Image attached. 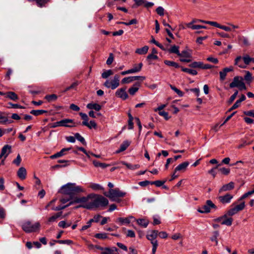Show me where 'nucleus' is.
I'll list each match as a JSON object with an SVG mask.
<instances>
[{"label":"nucleus","mask_w":254,"mask_h":254,"mask_svg":"<svg viewBox=\"0 0 254 254\" xmlns=\"http://www.w3.org/2000/svg\"><path fill=\"white\" fill-rule=\"evenodd\" d=\"M109 203L108 200L100 195H91L90 203L83 205V208L88 209H93L99 207H104Z\"/></svg>","instance_id":"1"},{"label":"nucleus","mask_w":254,"mask_h":254,"mask_svg":"<svg viewBox=\"0 0 254 254\" xmlns=\"http://www.w3.org/2000/svg\"><path fill=\"white\" fill-rule=\"evenodd\" d=\"M84 191V190L81 187L73 183H68L63 186L59 191L63 194L68 195L70 198H72L75 194Z\"/></svg>","instance_id":"2"},{"label":"nucleus","mask_w":254,"mask_h":254,"mask_svg":"<svg viewBox=\"0 0 254 254\" xmlns=\"http://www.w3.org/2000/svg\"><path fill=\"white\" fill-rule=\"evenodd\" d=\"M90 198H91V194L88 195L87 197H85V196H83V197H76L74 198L72 201H70L68 204L65 205H63V206L59 205V206H58L56 207L53 206L52 207V209L53 210L59 211V210H61L64 209L66 207L69 206V205H71L73 203H80L82 204L81 205H80L79 206H77V208H78V207H83V205H84L86 204L90 203Z\"/></svg>","instance_id":"3"},{"label":"nucleus","mask_w":254,"mask_h":254,"mask_svg":"<svg viewBox=\"0 0 254 254\" xmlns=\"http://www.w3.org/2000/svg\"><path fill=\"white\" fill-rule=\"evenodd\" d=\"M40 227V224L37 222L34 223L30 221H25L21 224L22 230L27 233H33L38 231Z\"/></svg>","instance_id":"4"},{"label":"nucleus","mask_w":254,"mask_h":254,"mask_svg":"<svg viewBox=\"0 0 254 254\" xmlns=\"http://www.w3.org/2000/svg\"><path fill=\"white\" fill-rule=\"evenodd\" d=\"M126 194L125 192L121 191L119 188L110 189L108 193H104V195L112 201H117L118 198L124 197Z\"/></svg>","instance_id":"5"},{"label":"nucleus","mask_w":254,"mask_h":254,"mask_svg":"<svg viewBox=\"0 0 254 254\" xmlns=\"http://www.w3.org/2000/svg\"><path fill=\"white\" fill-rule=\"evenodd\" d=\"M245 206L244 201L241 202L239 204L236 205L235 203H233L231 205L232 207L227 211L226 214L228 216L231 217L238 213L239 211L243 210L245 208Z\"/></svg>","instance_id":"6"},{"label":"nucleus","mask_w":254,"mask_h":254,"mask_svg":"<svg viewBox=\"0 0 254 254\" xmlns=\"http://www.w3.org/2000/svg\"><path fill=\"white\" fill-rule=\"evenodd\" d=\"M120 85V76L118 74H116L113 79L111 80H107L104 83V85L112 90L117 88Z\"/></svg>","instance_id":"7"},{"label":"nucleus","mask_w":254,"mask_h":254,"mask_svg":"<svg viewBox=\"0 0 254 254\" xmlns=\"http://www.w3.org/2000/svg\"><path fill=\"white\" fill-rule=\"evenodd\" d=\"M229 86L230 88L238 87L241 90L246 89V86L243 82V79L242 77L240 76H235Z\"/></svg>","instance_id":"8"},{"label":"nucleus","mask_w":254,"mask_h":254,"mask_svg":"<svg viewBox=\"0 0 254 254\" xmlns=\"http://www.w3.org/2000/svg\"><path fill=\"white\" fill-rule=\"evenodd\" d=\"M217 209V206L210 200H207L206 204L200 207L198 209V211L201 213H208L210 211V209Z\"/></svg>","instance_id":"9"},{"label":"nucleus","mask_w":254,"mask_h":254,"mask_svg":"<svg viewBox=\"0 0 254 254\" xmlns=\"http://www.w3.org/2000/svg\"><path fill=\"white\" fill-rule=\"evenodd\" d=\"M233 198V195L230 193H226L224 195L218 196L217 199L220 203L225 204L230 203Z\"/></svg>","instance_id":"10"},{"label":"nucleus","mask_w":254,"mask_h":254,"mask_svg":"<svg viewBox=\"0 0 254 254\" xmlns=\"http://www.w3.org/2000/svg\"><path fill=\"white\" fill-rule=\"evenodd\" d=\"M158 236L157 230H152L148 232L146 235L147 239L150 241L151 244L155 243H158L156 240V238Z\"/></svg>","instance_id":"11"},{"label":"nucleus","mask_w":254,"mask_h":254,"mask_svg":"<svg viewBox=\"0 0 254 254\" xmlns=\"http://www.w3.org/2000/svg\"><path fill=\"white\" fill-rule=\"evenodd\" d=\"M11 151V146L8 144L5 145L1 149V153L0 154V159L4 157V159H5L10 153Z\"/></svg>","instance_id":"12"},{"label":"nucleus","mask_w":254,"mask_h":254,"mask_svg":"<svg viewBox=\"0 0 254 254\" xmlns=\"http://www.w3.org/2000/svg\"><path fill=\"white\" fill-rule=\"evenodd\" d=\"M116 95L123 100H126L128 97L126 92V88H121L118 89L116 92Z\"/></svg>","instance_id":"13"},{"label":"nucleus","mask_w":254,"mask_h":254,"mask_svg":"<svg viewBox=\"0 0 254 254\" xmlns=\"http://www.w3.org/2000/svg\"><path fill=\"white\" fill-rule=\"evenodd\" d=\"M178 56L182 57L180 61L182 62L189 63L190 62V58L191 57V54L187 51H183L182 53H180Z\"/></svg>","instance_id":"14"},{"label":"nucleus","mask_w":254,"mask_h":254,"mask_svg":"<svg viewBox=\"0 0 254 254\" xmlns=\"http://www.w3.org/2000/svg\"><path fill=\"white\" fill-rule=\"evenodd\" d=\"M141 82L137 81L135 82L131 87L128 89V93L130 95L133 96L138 91L140 87L141 86Z\"/></svg>","instance_id":"15"},{"label":"nucleus","mask_w":254,"mask_h":254,"mask_svg":"<svg viewBox=\"0 0 254 254\" xmlns=\"http://www.w3.org/2000/svg\"><path fill=\"white\" fill-rule=\"evenodd\" d=\"M234 183L233 182H231L227 184L223 185L219 190V193H222L223 191H227L231 190L234 188Z\"/></svg>","instance_id":"16"},{"label":"nucleus","mask_w":254,"mask_h":254,"mask_svg":"<svg viewBox=\"0 0 254 254\" xmlns=\"http://www.w3.org/2000/svg\"><path fill=\"white\" fill-rule=\"evenodd\" d=\"M61 123L62 127H76V125L73 122V121L71 119H64L61 120Z\"/></svg>","instance_id":"17"},{"label":"nucleus","mask_w":254,"mask_h":254,"mask_svg":"<svg viewBox=\"0 0 254 254\" xmlns=\"http://www.w3.org/2000/svg\"><path fill=\"white\" fill-rule=\"evenodd\" d=\"M233 69V67L230 66L228 67L224 68L223 70L220 71L219 74L220 80H224L225 79L227 72L232 71Z\"/></svg>","instance_id":"18"},{"label":"nucleus","mask_w":254,"mask_h":254,"mask_svg":"<svg viewBox=\"0 0 254 254\" xmlns=\"http://www.w3.org/2000/svg\"><path fill=\"white\" fill-rule=\"evenodd\" d=\"M189 163L188 162H184L179 164L175 169V172H185L189 166Z\"/></svg>","instance_id":"19"},{"label":"nucleus","mask_w":254,"mask_h":254,"mask_svg":"<svg viewBox=\"0 0 254 254\" xmlns=\"http://www.w3.org/2000/svg\"><path fill=\"white\" fill-rule=\"evenodd\" d=\"M71 149V148H64L62 149L60 152H58L54 155L50 156V158L51 159H55L58 157H60L61 156H63V155H65V152Z\"/></svg>","instance_id":"20"},{"label":"nucleus","mask_w":254,"mask_h":254,"mask_svg":"<svg viewBox=\"0 0 254 254\" xmlns=\"http://www.w3.org/2000/svg\"><path fill=\"white\" fill-rule=\"evenodd\" d=\"M100 254H118V249L116 247L105 248L104 251Z\"/></svg>","instance_id":"21"},{"label":"nucleus","mask_w":254,"mask_h":254,"mask_svg":"<svg viewBox=\"0 0 254 254\" xmlns=\"http://www.w3.org/2000/svg\"><path fill=\"white\" fill-rule=\"evenodd\" d=\"M133 218L134 217L132 216L126 218L120 217L117 219V222H120L121 225L128 224L130 222L131 219Z\"/></svg>","instance_id":"22"},{"label":"nucleus","mask_w":254,"mask_h":254,"mask_svg":"<svg viewBox=\"0 0 254 254\" xmlns=\"http://www.w3.org/2000/svg\"><path fill=\"white\" fill-rule=\"evenodd\" d=\"M18 177L22 180L26 178L27 172L25 168L20 167L17 171Z\"/></svg>","instance_id":"23"},{"label":"nucleus","mask_w":254,"mask_h":254,"mask_svg":"<svg viewBox=\"0 0 254 254\" xmlns=\"http://www.w3.org/2000/svg\"><path fill=\"white\" fill-rule=\"evenodd\" d=\"M130 142L127 140L124 141L120 145V148L116 151L117 153H119L127 149L130 145Z\"/></svg>","instance_id":"24"},{"label":"nucleus","mask_w":254,"mask_h":254,"mask_svg":"<svg viewBox=\"0 0 254 254\" xmlns=\"http://www.w3.org/2000/svg\"><path fill=\"white\" fill-rule=\"evenodd\" d=\"M13 122L12 120H8L7 117L4 116L3 113L0 112V124L5 125L11 124Z\"/></svg>","instance_id":"25"},{"label":"nucleus","mask_w":254,"mask_h":254,"mask_svg":"<svg viewBox=\"0 0 254 254\" xmlns=\"http://www.w3.org/2000/svg\"><path fill=\"white\" fill-rule=\"evenodd\" d=\"M167 52L171 54H176L178 56L180 55L179 47L173 45L170 48H167Z\"/></svg>","instance_id":"26"},{"label":"nucleus","mask_w":254,"mask_h":254,"mask_svg":"<svg viewBox=\"0 0 254 254\" xmlns=\"http://www.w3.org/2000/svg\"><path fill=\"white\" fill-rule=\"evenodd\" d=\"M5 97L13 101H16L18 100V96L13 92L9 91L5 93Z\"/></svg>","instance_id":"27"},{"label":"nucleus","mask_w":254,"mask_h":254,"mask_svg":"<svg viewBox=\"0 0 254 254\" xmlns=\"http://www.w3.org/2000/svg\"><path fill=\"white\" fill-rule=\"evenodd\" d=\"M87 108L90 110H95L99 111L101 109V106L97 103H90L87 105Z\"/></svg>","instance_id":"28"},{"label":"nucleus","mask_w":254,"mask_h":254,"mask_svg":"<svg viewBox=\"0 0 254 254\" xmlns=\"http://www.w3.org/2000/svg\"><path fill=\"white\" fill-rule=\"evenodd\" d=\"M61 212L58 213L52 216L49 217L47 222V224L49 225L52 223L55 222L57 221V219L61 216Z\"/></svg>","instance_id":"29"},{"label":"nucleus","mask_w":254,"mask_h":254,"mask_svg":"<svg viewBox=\"0 0 254 254\" xmlns=\"http://www.w3.org/2000/svg\"><path fill=\"white\" fill-rule=\"evenodd\" d=\"M121 163L125 165L128 169L131 170L137 169L140 167V165L138 164L132 165L130 163H126L125 162H122Z\"/></svg>","instance_id":"30"},{"label":"nucleus","mask_w":254,"mask_h":254,"mask_svg":"<svg viewBox=\"0 0 254 254\" xmlns=\"http://www.w3.org/2000/svg\"><path fill=\"white\" fill-rule=\"evenodd\" d=\"M148 49V47L145 46L141 48L137 49L135 51V53L141 55H145L147 53Z\"/></svg>","instance_id":"31"},{"label":"nucleus","mask_w":254,"mask_h":254,"mask_svg":"<svg viewBox=\"0 0 254 254\" xmlns=\"http://www.w3.org/2000/svg\"><path fill=\"white\" fill-rule=\"evenodd\" d=\"M142 66L143 64L141 63H139L137 65H134L132 68L130 69L131 71V73H134L140 71L142 68Z\"/></svg>","instance_id":"32"},{"label":"nucleus","mask_w":254,"mask_h":254,"mask_svg":"<svg viewBox=\"0 0 254 254\" xmlns=\"http://www.w3.org/2000/svg\"><path fill=\"white\" fill-rule=\"evenodd\" d=\"M136 222L139 225L142 226L144 228L147 227V226H148V225L149 224L148 220L145 219H137V220H136Z\"/></svg>","instance_id":"33"},{"label":"nucleus","mask_w":254,"mask_h":254,"mask_svg":"<svg viewBox=\"0 0 254 254\" xmlns=\"http://www.w3.org/2000/svg\"><path fill=\"white\" fill-rule=\"evenodd\" d=\"M93 164L96 167H101L102 168H105L108 166H109V164H106L105 163H100L97 160H93Z\"/></svg>","instance_id":"34"},{"label":"nucleus","mask_w":254,"mask_h":254,"mask_svg":"<svg viewBox=\"0 0 254 254\" xmlns=\"http://www.w3.org/2000/svg\"><path fill=\"white\" fill-rule=\"evenodd\" d=\"M233 219L231 217H228V216H226V217L224 218V219L222 221L221 224L222 225H226L227 226H231L232 224Z\"/></svg>","instance_id":"35"},{"label":"nucleus","mask_w":254,"mask_h":254,"mask_svg":"<svg viewBox=\"0 0 254 254\" xmlns=\"http://www.w3.org/2000/svg\"><path fill=\"white\" fill-rule=\"evenodd\" d=\"M79 115L80 116L81 119L83 120L82 123V124L84 126L88 125V117L87 115L83 113H80Z\"/></svg>","instance_id":"36"},{"label":"nucleus","mask_w":254,"mask_h":254,"mask_svg":"<svg viewBox=\"0 0 254 254\" xmlns=\"http://www.w3.org/2000/svg\"><path fill=\"white\" fill-rule=\"evenodd\" d=\"M239 41L245 46H248L250 45L248 39L244 36H239Z\"/></svg>","instance_id":"37"},{"label":"nucleus","mask_w":254,"mask_h":254,"mask_svg":"<svg viewBox=\"0 0 254 254\" xmlns=\"http://www.w3.org/2000/svg\"><path fill=\"white\" fill-rule=\"evenodd\" d=\"M164 64L168 66H173L175 68H179L180 67L179 64L175 62L165 60Z\"/></svg>","instance_id":"38"},{"label":"nucleus","mask_w":254,"mask_h":254,"mask_svg":"<svg viewBox=\"0 0 254 254\" xmlns=\"http://www.w3.org/2000/svg\"><path fill=\"white\" fill-rule=\"evenodd\" d=\"M45 98L49 102H52L54 101H56L57 98L58 96L56 94H51V95H46L45 97Z\"/></svg>","instance_id":"39"},{"label":"nucleus","mask_w":254,"mask_h":254,"mask_svg":"<svg viewBox=\"0 0 254 254\" xmlns=\"http://www.w3.org/2000/svg\"><path fill=\"white\" fill-rule=\"evenodd\" d=\"M182 70L193 75H196L197 73L196 70L188 68L182 67Z\"/></svg>","instance_id":"40"},{"label":"nucleus","mask_w":254,"mask_h":254,"mask_svg":"<svg viewBox=\"0 0 254 254\" xmlns=\"http://www.w3.org/2000/svg\"><path fill=\"white\" fill-rule=\"evenodd\" d=\"M47 111L43 110H33L31 111L30 113L34 116H37L40 115H42L44 113H47Z\"/></svg>","instance_id":"41"},{"label":"nucleus","mask_w":254,"mask_h":254,"mask_svg":"<svg viewBox=\"0 0 254 254\" xmlns=\"http://www.w3.org/2000/svg\"><path fill=\"white\" fill-rule=\"evenodd\" d=\"M113 71L111 69L106 70L102 73V77L106 79L110 75H113Z\"/></svg>","instance_id":"42"},{"label":"nucleus","mask_w":254,"mask_h":254,"mask_svg":"<svg viewBox=\"0 0 254 254\" xmlns=\"http://www.w3.org/2000/svg\"><path fill=\"white\" fill-rule=\"evenodd\" d=\"M74 136L75 138L81 142L83 145L86 144V142L84 138L79 133H76L74 134Z\"/></svg>","instance_id":"43"},{"label":"nucleus","mask_w":254,"mask_h":254,"mask_svg":"<svg viewBox=\"0 0 254 254\" xmlns=\"http://www.w3.org/2000/svg\"><path fill=\"white\" fill-rule=\"evenodd\" d=\"M243 59V57H242L241 56H238L235 60V65H237L239 66V67H241V68H244L246 67V66L245 65H243L241 64H240V61Z\"/></svg>","instance_id":"44"},{"label":"nucleus","mask_w":254,"mask_h":254,"mask_svg":"<svg viewBox=\"0 0 254 254\" xmlns=\"http://www.w3.org/2000/svg\"><path fill=\"white\" fill-rule=\"evenodd\" d=\"M190 66L193 68H201L202 67V62H194L192 63Z\"/></svg>","instance_id":"45"},{"label":"nucleus","mask_w":254,"mask_h":254,"mask_svg":"<svg viewBox=\"0 0 254 254\" xmlns=\"http://www.w3.org/2000/svg\"><path fill=\"white\" fill-rule=\"evenodd\" d=\"M90 187L94 190H97L103 189V188L99 184L92 183L90 185Z\"/></svg>","instance_id":"46"},{"label":"nucleus","mask_w":254,"mask_h":254,"mask_svg":"<svg viewBox=\"0 0 254 254\" xmlns=\"http://www.w3.org/2000/svg\"><path fill=\"white\" fill-rule=\"evenodd\" d=\"M170 88L174 90L179 96L182 97L184 95V93L182 91H181L180 90L174 86H173L172 85H170Z\"/></svg>","instance_id":"47"},{"label":"nucleus","mask_w":254,"mask_h":254,"mask_svg":"<svg viewBox=\"0 0 254 254\" xmlns=\"http://www.w3.org/2000/svg\"><path fill=\"white\" fill-rule=\"evenodd\" d=\"M243 60L246 65H248L251 63V58L248 55L244 56L243 57Z\"/></svg>","instance_id":"48"},{"label":"nucleus","mask_w":254,"mask_h":254,"mask_svg":"<svg viewBox=\"0 0 254 254\" xmlns=\"http://www.w3.org/2000/svg\"><path fill=\"white\" fill-rule=\"evenodd\" d=\"M246 75H245L244 79L246 81L251 82L252 80V74L249 71H245Z\"/></svg>","instance_id":"49"},{"label":"nucleus","mask_w":254,"mask_h":254,"mask_svg":"<svg viewBox=\"0 0 254 254\" xmlns=\"http://www.w3.org/2000/svg\"><path fill=\"white\" fill-rule=\"evenodd\" d=\"M133 81L132 76H128L124 78L122 80V84L129 83Z\"/></svg>","instance_id":"50"},{"label":"nucleus","mask_w":254,"mask_h":254,"mask_svg":"<svg viewBox=\"0 0 254 254\" xmlns=\"http://www.w3.org/2000/svg\"><path fill=\"white\" fill-rule=\"evenodd\" d=\"M95 237L99 239H105L107 238V234L105 233H97L95 234Z\"/></svg>","instance_id":"51"},{"label":"nucleus","mask_w":254,"mask_h":254,"mask_svg":"<svg viewBox=\"0 0 254 254\" xmlns=\"http://www.w3.org/2000/svg\"><path fill=\"white\" fill-rule=\"evenodd\" d=\"M49 1V0H36V3L39 7H42Z\"/></svg>","instance_id":"52"},{"label":"nucleus","mask_w":254,"mask_h":254,"mask_svg":"<svg viewBox=\"0 0 254 254\" xmlns=\"http://www.w3.org/2000/svg\"><path fill=\"white\" fill-rule=\"evenodd\" d=\"M253 193H252V191H249L246 193H245V194H244L241 197H240L238 199V201L239 202H241L244 199L247 198V197H248L249 195H251L252 194H253Z\"/></svg>","instance_id":"53"},{"label":"nucleus","mask_w":254,"mask_h":254,"mask_svg":"<svg viewBox=\"0 0 254 254\" xmlns=\"http://www.w3.org/2000/svg\"><path fill=\"white\" fill-rule=\"evenodd\" d=\"M70 225H71V223L67 224L65 221H61L58 224V226L60 227L63 228H66L67 227L70 226Z\"/></svg>","instance_id":"54"},{"label":"nucleus","mask_w":254,"mask_h":254,"mask_svg":"<svg viewBox=\"0 0 254 254\" xmlns=\"http://www.w3.org/2000/svg\"><path fill=\"white\" fill-rule=\"evenodd\" d=\"M164 8L162 6H158L156 9L157 13L160 16H163L164 15Z\"/></svg>","instance_id":"55"},{"label":"nucleus","mask_w":254,"mask_h":254,"mask_svg":"<svg viewBox=\"0 0 254 254\" xmlns=\"http://www.w3.org/2000/svg\"><path fill=\"white\" fill-rule=\"evenodd\" d=\"M54 242H57V243L60 244H67L69 245L72 243V241L69 240H55Z\"/></svg>","instance_id":"56"},{"label":"nucleus","mask_w":254,"mask_h":254,"mask_svg":"<svg viewBox=\"0 0 254 254\" xmlns=\"http://www.w3.org/2000/svg\"><path fill=\"white\" fill-rule=\"evenodd\" d=\"M219 171L223 175H227L230 173V169L229 168H226L224 167L220 168L219 169Z\"/></svg>","instance_id":"57"},{"label":"nucleus","mask_w":254,"mask_h":254,"mask_svg":"<svg viewBox=\"0 0 254 254\" xmlns=\"http://www.w3.org/2000/svg\"><path fill=\"white\" fill-rule=\"evenodd\" d=\"M165 182V181H156L154 182H151V185H155L156 187H159L162 186Z\"/></svg>","instance_id":"58"},{"label":"nucleus","mask_w":254,"mask_h":254,"mask_svg":"<svg viewBox=\"0 0 254 254\" xmlns=\"http://www.w3.org/2000/svg\"><path fill=\"white\" fill-rule=\"evenodd\" d=\"M86 126L90 129L92 128H96L97 127V124L94 121H90V122L88 123V125Z\"/></svg>","instance_id":"59"},{"label":"nucleus","mask_w":254,"mask_h":254,"mask_svg":"<svg viewBox=\"0 0 254 254\" xmlns=\"http://www.w3.org/2000/svg\"><path fill=\"white\" fill-rule=\"evenodd\" d=\"M101 218H102V216H101L99 214H97V215H95L94 217H93V218L92 219H90V221L92 223V222H96V223H97L99 222L100 219Z\"/></svg>","instance_id":"60"},{"label":"nucleus","mask_w":254,"mask_h":254,"mask_svg":"<svg viewBox=\"0 0 254 254\" xmlns=\"http://www.w3.org/2000/svg\"><path fill=\"white\" fill-rule=\"evenodd\" d=\"M21 159L19 154H18L15 159L13 161V163L18 166L20 165L21 163Z\"/></svg>","instance_id":"61"},{"label":"nucleus","mask_w":254,"mask_h":254,"mask_svg":"<svg viewBox=\"0 0 254 254\" xmlns=\"http://www.w3.org/2000/svg\"><path fill=\"white\" fill-rule=\"evenodd\" d=\"M113 60H114V55L112 53H110L109 55V57H108V58L106 61V64L108 65H110L113 63Z\"/></svg>","instance_id":"62"},{"label":"nucleus","mask_w":254,"mask_h":254,"mask_svg":"<svg viewBox=\"0 0 254 254\" xmlns=\"http://www.w3.org/2000/svg\"><path fill=\"white\" fill-rule=\"evenodd\" d=\"M158 56L153 54H149L147 57V60H154L158 59Z\"/></svg>","instance_id":"63"},{"label":"nucleus","mask_w":254,"mask_h":254,"mask_svg":"<svg viewBox=\"0 0 254 254\" xmlns=\"http://www.w3.org/2000/svg\"><path fill=\"white\" fill-rule=\"evenodd\" d=\"M158 235L162 239H165L168 237V234L165 231L158 232Z\"/></svg>","instance_id":"64"}]
</instances>
